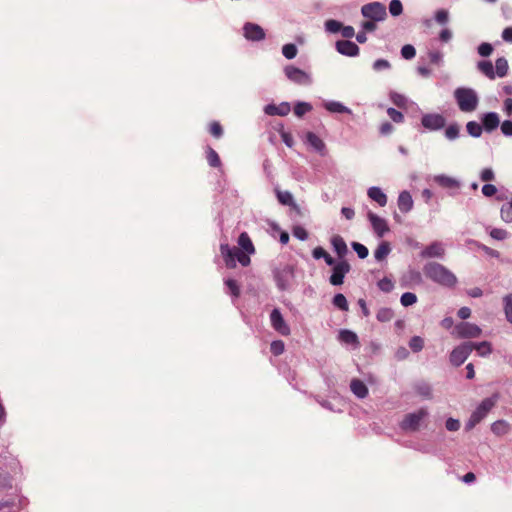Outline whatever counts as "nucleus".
Segmentation results:
<instances>
[{"label":"nucleus","instance_id":"nucleus-57","mask_svg":"<svg viewBox=\"0 0 512 512\" xmlns=\"http://www.w3.org/2000/svg\"><path fill=\"white\" fill-rule=\"evenodd\" d=\"M490 236L496 240H504L508 236V232L501 228H493L490 231Z\"/></svg>","mask_w":512,"mask_h":512},{"label":"nucleus","instance_id":"nucleus-63","mask_svg":"<svg viewBox=\"0 0 512 512\" xmlns=\"http://www.w3.org/2000/svg\"><path fill=\"white\" fill-rule=\"evenodd\" d=\"M480 178L483 182H489V181L494 180L495 175H494V172L492 171V169L485 168L482 170V172L480 174Z\"/></svg>","mask_w":512,"mask_h":512},{"label":"nucleus","instance_id":"nucleus-52","mask_svg":"<svg viewBox=\"0 0 512 512\" xmlns=\"http://www.w3.org/2000/svg\"><path fill=\"white\" fill-rule=\"evenodd\" d=\"M401 55L404 59L409 60L415 57L416 50L412 45L406 44L401 49Z\"/></svg>","mask_w":512,"mask_h":512},{"label":"nucleus","instance_id":"nucleus-62","mask_svg":"<svg viewBox=\"0 0 512 512\" xmlns=\"http://www.w3.org/2000/svg\"><path fill=\"white\" fill-rule=\"evenodd\" d=\"M227 287L229 288L231 294L235 297H238L240 294V289L237 282L233 279H228L226 282Z\"/></svg>","mask_w":512,"mask_h":512},{"label":"nucleus","instance_id":"nucleus-33","mask_svg":"<svg viewBox=\"0 0 512 512\" xmlns=\"http://www.w3.org/2000/svg\"><path fill=\"white\" fill-rule=\"evenodd\" d=\"M312 108H313L312 105L308 102H297L294 105L293 112H294L295 116L301 118L306 113L310 112L312 110Z\"/></svg>","mask_w":512,"mask_h":512},{"label":"nucleus","instance_id":"nucleus-6","mask_svg":"<svg viewBox=\"0 0 512 512\" xmlns=\"http://www.w3.org/2000/svg\"><path fill=\"white\" fill-rule=\"evenodd\" d=\"M362 15L373 21H382L387 17L386 7L380 2H371L361 8Z\"/></svg>","mask_w":512,"mask_h":512},{"label":"nucleus","instance_id":"nucleus-4","mask_svg":"<svg viewBox=\"0 0 512 512\" xmlns=\"http://www.w3.org/2000/svg\"><path fill=\"white\" fill-rule=\"evenodd\" d=\"M454 97L462 112H473L478 106V96L471 88H457Z\"/></svg>","mask_w":512,"mask_h":512},{"label":"nucleus","instance_id":"nucleus-19","mask_svg":"<svg viewBox=\"0 0 512 512\" xmlns=\"http://www.w3.org/2000/svg\"><path fill=\"white\" fill-rule=\"evenodd\" d=\"M398 207L403 213L409 212L413 208V199L408 191H402L398 197Z\"/></svg>","mask_w":512,"mask_h":512},{"label":"nucleus","instance_id":"nucleus-27","mask_svg":"<svg viewBox=\"0 0 512 512\" xmlns=\"http://www.w3.org/2000/svg\"><path fill=\"white\" fill-rule=\"evenodd\" d=\"M306 140L307 143L311 145L316 151L322 153L325 150L324 142L315 133L308 132L306 135Z\"/></svg>","mask_w":512,"mask_h":512},{"label":"nucleus","instance_id":"nucleus-5","mask_svg":"<svg viewBox=\"0 0 512 512\" xmlns=\"http://www.w3.org/2000/svg\"><path fill=\"white\" fill-rule=\"evenodd\" d=\"M427 417L428 410L426 408H420L415 412L406 414L400 423V427L404 431L415 432L419 430L421 423Z\"/></svg>","mask_w":512,"mask_h":512},{"label":"nucleus","instance_id":"nucleus-17","mask_svg":"<svg viewBox=\"0 0 512 512\" xmlns=\"http://www.w3.org/2000/svg\"><path fill=\"white\" fill-rule=\"evenodd\" d=\"M273 132H271L270 139L273 142H277L281 140L283 143L288 145V132L284 129V124L280 122H273L272 124Z\"/></svg>","mask_w":512,"mask_h":512},{"label":"nucleus","instance_id":"nucleus-3","mask_svg":"<svg viewBox=\"0 0 512 512\" xmlns=\"http://www.w3.org/2000/svg\"><path fill=\"white\" fill-rule=\"evenodd\" d=\"M499 399V395L495 393L491 397L485 398L476 408V410L471 414L469 420L467 421L465 428L466 430L473 429L478 423H480L489 411L496 405Z\"/></svg>","mask_w":512,"mask_h":512},{"label":"nucleus","instance_id":"nucleus-9","mask_svg":"<svg viewBox=\"0 0 512 512\" xmlns=\"http://www.w3.org/2000/svg\"><path fill=\"white\" fill-rule=\"evenodd\" d=\"M350 271V265L347 261L343 260L338 262L333 267V273L329 278L332 285L338 286L343 284L345 275Z\"/></svg>","mask_w":512,"mask_h":512},{"label":"nucleus","instance_id":"nucleus-50","mask_svg":"<svg viewBox=\"0 0 512 512\" xmlns=\"http://www.w3.org/2000/svg\"><path fill=\"white\" fill-rule=\"evenodd\" d=\"M387 114L390 117V119L395 123H402L404 121V115L395 108H388Z\"/></svg>","mask_w":512,"mask_h":512},{"label":"nucleus","instance_id":"nucleus-42","mask_svg":"<svg viewBox=\"0 0 512 512\" xmlns=\"http://www.w3.org/2000/svg\"><path fill=\"white\" fill-rule=\"evenodd\" d=\"M409 347L413 352H419L424 347V340L420 336H413L409 341Z\"/></svg>","mask_w":512,"mask_h":512},{"label":"nucleus","instance_id":"nucleus-10","mask_svg":"<svg viewBox=\"0 0 512 512\" xmlns=\"http://www.w3.org/2000/svg\"><path fill=\"white\" fill-rule=\"evenodd\" d=\"M244 37L250 41H260L265 38V32L261 26L255 23H246L243 27Z\"/></svg>","mask_w":512,"mask_h":512},{"label":"nucleus","instance_id":"nucleus-29","mask_svg":"<svg viewBox=\"0 0 512 512\" xmlns=\"http://www.w3.org/2000/svg\"><path fill=\"white\" fill-rule=\"evenodd\" d=\"M268 230L273 237H277L279 235L280 241L282 243L288 242V232L282 230L276 223L268 222Z\"/></svg>","mask_w":512,"mask_h":512},{"label":"nucleus","instance_id":"nucleus-11","mask_svg":"<svg viewBox=\"0 0 512 512\" xmlns=\"http://www.w3.org/2000/svg\"><path fill=\"white\" fill-rule=\"evenodd\" d=\"M445 118L440 114H426L422 117V125L430 130H439L445 126Z\"/></svg>","mask_w":512,"mask_h":512},{"label":"nucleus","instance_id":"nucleus-14","mask_svg":"<svg viewBox=\"0 0 512 512\" xmlns=\"http://www.w3.org/2000/svg\"><path fill=\"white\" fill-rule=\"evenodd\" d=\"M290 81L298 85L307 86L311 83V77L306 71L290 66Z\"/></svg>","mask_w":512,"mask_h":512},{"label":"nucleus","instance_id":"nucleus-7","mask_svg":"<svg viewBox=\"0 0 512 512\" xmlns=\"http://www.w3.org/2000/svg\"><path fill=\"white\" fill-rule=\"evenodd\" d=\"M482 330L479 326L469 322H461L454 327L452 335L460 339H469L479 337Z\"/></svg>","mask_w":512,"mask_h":512},{"label":"nucleus","instance_id":"nucleus-15","mask_svg":"<svg viewBox=\"0 0 512 512\" xmlns=\"http://www.w3.org/2000/svg\"><path fill=\"white\" fill-rule=\"evenodd\" d=\"M445 253V249L440 242H432L428 245L422 252L421 257L423 258H433V257H442Z\"/></svg>","mask_w":512,"mask_h":512},{"label":"nucleus","instance_id":"nucleus-8","mask_svg":"<svg viewBox=\"0 0 512 512\" xmlns=\"http://www.w3.org/2000/svg\"><path fill=\"white\" fill-rule=\"evenodd\" d=\"M473 351L472 342H464L459 346L455 347L450 354V362L453 366L462 365L468 358L470 353Z\"/></svg>","mask_w":512,"mask_h":512},{"label":"nucleus","instance_id":"nucleus-40","mask_svg":"<svg viewBox=\"0 0 512 512\" xmlns=\"http://www.w3.org/2000/svg\"><path fill=\"white\" fill-rule=\"evenodd\" d=\"M332 302H333L334 306H336L337 308H339L342 311H347L349 308L346 297L341 293L336 294L333 297Z\"/></svg>","mask_w":512,"mask_h":512},{"label":"nucleus","instance_id":"nucleus-25","mask_svg":"<svg viewBox=\"0 0 512 512\" xmlns=\"http://www.w3.org/2000/svg\"><path fill=\"white\" fill-rule=\"evenodd\" d=\"M238 245L241 250L245 251L248 254H253L255 252L254 245L246 232H242L238 238Z\"/></svg>","mask_w":512,"mask_h":512},{"label":"nucleus","instance_id":"nucleus-30","mask_svg":"<svg viewBox=\"0 0 512 512\" xmlns=\"http://www.w3.org/2000/svg\"><path fill=\"white\" fill-rule=\"evenodd\" d=\"M206 159L211 167L218 168L222 165L218 153L210 146L206 148Z\"/></svg>","mask_w":512,"mask_h":512},{"label":"nucleus","instance_id":"nucleus-46","mask_svg":"<svg viewBox=\"0 0 512 512\" xmlns=\"http://www.w3.org/2000/svg\"><path fill=\"white\" fill-rule=\"evenodd\" d=\"M286 269H283V271L276 270L274 272V277L277 282V285L280 289L286 288Z\"/></svg>","mask_w":512,"mask_h":512},{"label":"nucleus","instance_id":"nucleus-60","mask_svg":"<svg viewBox=\"0 0 512 512\" xmlns=\"http://www.w3.org/2000/svg\"><path fill=\"white\" fill-rule=\"evenodd\" d=\"M493 51V47L490 43H482L479 45L478 47V53L482 56V57H488L489 55H491Z\"/></svg>","mask_w":512,"mask_h":512},{"label":"nucleus","instance_id":"nucleus-31","mask_svg":"<svg viewBox=\"0 0 512 512\" xmlns=\"http://www.w3.org/2000/svg\"><path fill=\"white\" fill-rule=\"evenodd\" d=\"M508 62L504 57H500L496 60L495 63V75L499 77H504L507 75L508 72Z\"/></svg>","mask_w":512,"mask_h":512},{"label":"nucleus","instance_id":"nucleus-18","mask_svg":"<svg viewBox=\"0 0 512 512\" xmlns=\"http://www.w3.org/2000/svg\"><path fill=\"white\" fill-rule=\"evenodd\" d=\"M500 120L495 112L486 113L482 118V127L487 132L495 130L499 126Z\"/></svg>","mask_w":512,"mask_h":512},{"label":"nucleus","instance_id":"nucleus-59","mask_svg":"<svg viewBox=\"0 0 512 512\" xmlns=\"http://www.w3.org/2000/svg\"><path fill=\"white\" fill-rule=\"evenodd\" d=\"M293 235L299 239V240H306L308 238V232L306 231L305 228H303L302 226H294L293 227Z\"/></svg>","mask_w":512,"mask_h":512},{"label":"nucleus","instance_id":"nucleus-36","mask_svg":"<svg viewBox=\"0 0 512 512\" xmlns=\"http://www.w3.org/2000/svg\"><path fill=\"white\" fill-rule=\"evenodd\" d=\"M394 317V312L391 308H381L378 310L376 318L380 322H389Z\"/></svg>","mask_w":512,"mask_h":512},{"label":"nucleus","instance_id":"nucleus-13","mask_svg":"<svg viewBox=\"0 0 512 512\" xmlns=\"http://www.w3.org/2000/svg\"><path fill=\"white\" fill-rule=\"evenodd\" d=\"M337 51L346 56H357L359 54V47L352 41L339 40L336 42Z\"/></svg>","mask_w":512,"mask_h":512},{"label":"nucleus","instance_id":"nucleus-48","mask_svg":"<svg viewBox=\"0 0 512 512\" xmlns=\"http://www.w3.org/2000/svg\"><path fill=\"white\" fill-rule=\"evenodd\" d=\"M392 102L399 108H404L407 105V99L404 95L399 93H392L390 96Z\"/></svg>","mask_w":512,"mask_h":512},{"label":"nucleus","instance_id":"nucleus-58","mask_svg":"<svg viewBox=\"0 0 512 512\" xmlns=\"http://www.w3.org/2000/svg\"><path fill=\"white\" fill-rule=\"evenodd\" d=\"M416 391H417L418 394H420L421 396H423L425 398H430L431 397V388L426 383L418 384L416 386Z\"/></svg>","mask_w":512,"mask_h":512},{"label":"nucleus","instance_id":"nucleus-51","mask_svg":"<svg viewBox=\"0 0 512 512\" xmlns=\"http://www.w3.org/2000/svg\"><path fill=\"white\" fill-rule=\"evenodd\" d=\"M352 247L355 250V252L357 253L359 258L364 259L368 256L369 251H368L367 247L364 246L363 244L358 243V242H353Z\"/></svg>","mask_w":512,"mask_h":512},{"label":"nucleus","instance_id":"nucleus-35","mask_svg":"<svg viewBox=\"0 0 512 512\" xmlns=\"http://www.w3.org/2000/svg\"><path fill=\"white\" fill-rule=\"evenodd\" d=\"M478 69L489 79L495 78V71L490 61H480L478 63Z\"/></svg>","mask_w":512,"mask_h":512},{"label":"nucleus","instance_id":"nucleus-32","mask_svg":"<svg viewBox=\"0 0 512 512\" xmlns=\"http://www.w3.org/2000/svg\"><path fill=\"white\" fill-rule=\"evenodd\" d=\"M390 251H391L390 244L388 242H382L375 250L374 256H375L376 260L382 261L388 256Z\"/></svg>","mask_w":512,"mask_h":512},{"label":"nucleus","instance_id":"nucleus-23","mask_svg":"<svg viewBox=\"0 0 512 512\" xmlns=\"http://www.w3.org/2000/svg\"><path fill=\"white\" fill-rule=\"evenodd\" d=\"M264 111L267 115L271 116H285L288 114V103L283 102L280 105L269 104L265 107Z\"/></svg>","mask_w":512,"mask_h":512},{"label":"nucleus","instance_id":"nucleus-20","mask_svg":"<svg viewBox=\"0 0 512 512\" xmlns=\"http://www.w3.org/2000/svg\"><path fill=\"white\" fill-rule=\"evenodd\" d=\"M350 389L353 392V394L360 399L367 397L369 392L365 383L359 379L351 380Z\"/></svg>","mask_w":512,"mask_h":512},{"label":"nucleus","instance_id":"nucleus-21","mask_svg":"<svg viewBox=\"0 0 512 512\" xmlns=\"http://www.w3.org/2000/svg\"><path fill=\"white\" fill-rule=\"evenodd\" d=\"M339 340L345 344L353 345L354 347H359V339L355 332L347 329H343L339 332L338 336Z\"/></svg>","mask_w":512,"mask_h":512},{"label":"nucleus","instance_id":"nucleus-1","mask_svg":"<svg viewBox=\"0 0 512 512\" xmlns=\"http://www.w3.org/2000/svg\"><path fill=\"white\" fill-rule=\"evenodd\" d=\"M423 272L428 279L442 286L452 287L457 282L456 276L445 266L437 262L425 264Z\"/></svg>","mask_w":512,"mask_h":512},{"label":"nucleus","instance_id":"nucleus-43","mask_svg":"<svg viewBox=\"0 0 512 512\" xmlns=\"http://www.w3.org/2000/svg\"><path fill=\"white\" fill-rule=\"evenodd\" d=\"M209 133L216 139H219L223 135V128L217 121H213L209 125Z\"/></svg>","mask_w":512,"mask_h":512},{"label":"nucleus","instance_id":"nucleus-16","mask_svg":"<svg viewBox=\"0 0 512 512\" xmlns=\"http://www.w3.org/2000/svg\"><path fill=\"white\" fill-rule=\"evenodd\" d=\"M270 321L272 327L278 331L279 333L286 335L288 334L286 330L285 320L280 313L279 309H274L270 314Z\"/></svg>","mask_w":512,"mask_h":512},{"label":"nucleus","instance_id":"nucleus-49","mask_svg":"<svg viewBox=\"0 0 512 512\" xmlns=\"http://www.w3.org/2000/svg\"><path fill=\"white\" fill-rule=\"evenodd\" d=\"M11 487H12L11 476L8 473L3 472L0 469V489H7V488H11Z\"/></svg>","mask_w":512,"mask_h":512},{"label":"nucleus","instance_id":"nucleus-2","mask_svg":"<svg viewBox=\"0 0 512 512\" xmlns=\"http://www.w3.org/2000/svg\"><path fill=\"white\" fill-rule=\"evenodd\" d=\"M220 251L228 268H234L236 261L242 266H248L250 264L248 253L237 247L231 248L228 244H221Z\"/></svg>","mask_w":512,"mask_h":512},{"label":"nucleus","instance_id":"nucleus-41","mask_svg":"<svg viewBox=\"0 0 512 512\" xmlns=\"http://www.w3.org/2000/svg\"><path fill=\"white\" fill-rule=\"evenodd\" d=\"M501 218L507 223H512V200L502 206Z\"/></svg>","mask_w":512,"mask_h":512},{"label":"nucleus","instance_id":"nucleus-28","mask_svg":"<svg viewBox=\"0 0 512 512\" xmlns=\"http://www.w3.org/2000/svg\"><path fill=\"white\" fill-rule=\"evenodd\" d=\"M492 432L497 436H503L510 431V425L505 420H497L491 425Z\"/></svg>","mask_w":512,"mask_h":512},{"label":"nucleus","instance_id":"nucleus-38","mask_svg":"<svg viewBox=\"0 0 512 512\" xmlns=\"http://www.w3.org/2000/svg\"><path fill=\"white\" fill-rule=\"evenodd\" d=\"M473 350H476L480 356H486L491 353V344L487 341H483L477 344L473 343Z\"/></svg>","mask_w":512,"mask_h":512},{"label":"nucleus","instance_id":"nucleus-55","mask_svg":"<svg viewBox=\"0 0 512 512\" xmlns=\"http://www.w3.org/2000/svg\"><path fill=\"white\" fill-rule=\"evenodd\" d=\"M391 68V64L386 59H378L373 63V69L377 72Z\"/></svg>","mask_w":512,"mask_h":512},{"label":"nucleus","instance_id":"nucleus-44","mask_svg":"<svg viewBox=\"0 0 512 512\" xmlns=\"http://www.w3.org/2000/svg\"><path fill=\"white\" fill-rule=\"evenodd\" d=\"M400 302L403 306L407 307L417 302V296L411 292H405L400 298Z\"/></svg>","mask_w":512,"mask_h":512},{"label":"nucleus","instance_id":"nucleus-26","mask_svg":"<svg viewBox=\"0 0 512 512\" xmlns=\"http://www.w3.org/2000/svg\"><path fill=\"white\" fill-rule=\"evenodd\" d=\"M434 181L444 188L453 189L459 187V183L457 180L446 175H437L434 177Z\"/></svg>","mask_w":512,"mask_h":512},{"label":"nucleus","instance_id":"nucleus-24","mask_svg":"<svg viewBox=\"0 0 512 512\" xmlns=\"http://www.w3.org/2000/svg\"><path fill=\"white\" fill-rule=\"evenodd\" d=\"M368 196L375 202H377L380 206H385L387 204V196L383 191L378 187H371L368 190Z\"/></svg>","mask_w":512,"mask_h":512},{"label":"nucleus","instance_id":"nucleus-53","mask_svg":"<svg viewBox=\"0 0 512 512\" xmlns=\"http://www.w3.org/2000/svg\"><path fill=\"white\" fill-rule=\"evenodd\" d=\"M445 136L449 140H454L459 136V126L457 124L449 125L445 130Z\"/></svg>","mask_w":512,"mask_h":512},{"label":"nucleus","instance_id":"nucleus-45","mask_svg":"<svg viewBox=\"0 0 512 512\" xmlns=\"http://www.w3.org/2000/svg\"><path fill=\"white\" fill-rule=\"evenodd\" d=\"M389 12L392 16H399L403 12V6L400 0H392L389 4Z\"/></svg>","mask_w":512,"mask_h":512},{"label":"nucleus","instance_id":"nucleus-47","mask_svg":"<svg viewBox=\"0 0 512 512\" xmlns=\"http://www.w3.org/2000/svg\"><path fill=\"white\" fill-rule=\"evenodd\" d=\"M285 350V344L281 340L273 341L270 345V351L273 355H281Z\"/></svg>","mask_w":512,"mask_h":512},{"label":"nucleus","instance_id":"nucleus-56","mask_svg":"<svg viewBox=\"0 0 512 512\" xmlns=\"http://www.w3.org/2000/svg\"><path fill=\"white\" fill-rule=\"evenodd\" d=\"M326 30L331 33H337L341 30L342 24L336 20H328L325 23Z\"/></svg>","mask_w":512,"mask_h":512},{"label":"nucleus","instance_id":"nucleus-54","mask_svg":"<svg viewBox=\"0 0 512 512\" xmlns=\"http://www.w3.org/2000/svg\"><path fill=\"white\" fill-rule=\"evenodd\" d=\"M378 287L383 292H390L394 288L393 282L389 278H383L378 282Z\"/></svg>","mask_w":512,"mask_h":512},{"label":"nucleus","instance_id":"nucleus-37","mask_svg":"<svg viewBox=\"0 0 512 512\" xmlns=\"http://www.w3.org/2000/svg\"><path fill=\"white\" fill-rule=\"evenodd\" d=\"M466 129H467V132L472 137H480L482 134V131H483L482 125H480L479 123H477L475 121H469L466 125Z\"/></svg>","mask_w":512,"mask_h":512},{"label":"nucleus","instance_id":"nucleus-39","mask_svg":"<svg viewBox=\"0 0 512 512\" xmlns=\"http://www.w3.org/2000/svg\"><path fill=\"white\" fill-rule=\"evenodd\" d=\"M504 312L508 322L512 323V294H508L503 298Z\"/></svg>","mask_w":512,"mask_h":512},{"label":"nucleus","instance_id":"nucleus-61","mask_svg":"<svg viewBox=\"0 0 512 512\" xmlns=\"http://www.w3.org/2000/svg\"><path fill=\"white\" fill-rule=\"evenodd\" d=\"M448 17H449V15H448V11H446V10H444V9H440V10H438V11L436 12V14H435V20H436L439 24H441V25H443V24H446V23H447V21H448Z\"/></svg>","mask_w":512,"mask_h":512},{"label":"nucleus","instance_id":"nucleus-64","mask_svg":"<svg viewBox=\"0 0 512 512\" xmlns=\"http://www.w3.org/2000/svg\"><path fill=\"white\" fill-rule=\"evenodd\" d=\"M501 131L505 136H512V121L506 120L501 124Z\"/></svg>","mask_w":512,"mask_h":512},{"label":"nucleus","instance_id":"nucleus-12","mask_svg":"<svg viewBox=\"0 0 512 512\" xmlns=\"http://www.w3.org/2000/svg\"><path fill=\"white\" fill-rule=\"evenodd\" d=\"M368 218L374 232L377 234L378 237H383L384 234L389 231V227L385 219L379 217L378 215L372 212L368 213Z\"/></svg>","mask_w":512,"mask_h":512},{"label":"nucleus","instance_id":"nucleus-34","mask_svg":"<svg viewBox=\"0 0 512 512\" xmlns=\"http://www.w3.org/2000/svg\"><path fill=\"white\" fill-rule=\"evenodd\" d=\"M325 108L332 113H351L349 108L336 101L326 103Z\"/></svg>","mask_w":512,"mask_h":512},{"label":"nucleus","instance_id":"nucleus-22","mask_svg":"<svg viewBox=\"0 0 512 512\" xmlns=\"http://www.w3.org/2000/svg\"><path fill=\"white\" fill-rule=\"evenodd\" d=\"M331 244L339 258H343L347 254V245L340 235H334L331 238Z\"/></svg>","mask_w":512,"mask_h":512}]
</instances>
